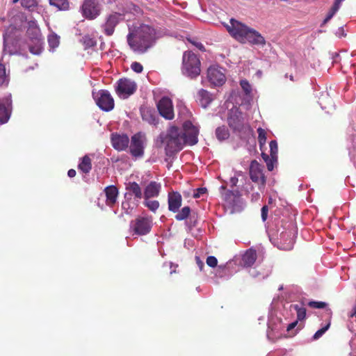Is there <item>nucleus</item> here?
<instances>
[{
    "instance_id": "f257e3e1",
    "label": "nucleus",
    "mask_w": 356,
    "mask_h": 356,
    "mask_svg": "<svg viewBox=\"0 0 356 356\" xmlns=\"http://www.w3.org/2000/svg\"><path fill=\"white\" fill-rule=\"evenodd\" d=\"M127 36L129 47L134 51L143 54L149 49L156 40V31L152 26L142 24L129 29Z\"/></svg>"
},
{
    "instance_id": "f03ea898",
    "label": "nucleus",
    "mask_w": 356,
    "mask_h": 356,
    "mask_svg": "<svg viewBox=\"0 0 356 356\" xmlns=\"http://www.w3.org/2000/svg\"><path fill=\"white\" fill-rule=\"evenodd\" d=\"M163 141L166 144V154L169 156L180 151L186 145L183 131L176 126H172L168 129Z\"/></svg>"
},
{
    "instance_id": "7ed1b4c3",
    "label": "nucleus",
    "mask_w": 356,
    "mask_h": 356,
    "mask_svg": "<svg viewBox=\"0 0 356 356\" xmlns=\"http://www.w3.org/2000/svg\"><path fill=\"white\" fill-rule=\"evenodd\" d=\"M182 74L195 79L200 74L201 61L200 57L192 51H186L182 56Z\"/></svg>"
},
{
    "instance_id": "20e7f679",
    "label": "nucleus",
    "mask_w": 356,
    "mask_h": 356,
    "mask_svg": "<svg viewBox=\"0 0 356 356\" xmlns=\"http://www.w3.org/2000/svg\"><path fill=\"white\" fill-rule=\"evenodd\" d=\"M28 24L26 35L31 42L29 44V51L33 54L38 55L42 50V39L40 30L35 21H30Z\"/></svg>"
},
{
    "instance_id": "39448f33",
    "label": "nucleus",
    "mask_w": 356,
    "mask_h": 356,
    "mask_svg": "<svg viewBox=\"0 0 356 356\" xmlns=\"http://www.w3.org/2000/svg\"><path fill=\"white\" fill-rule=\"evenodd\" d=\"M264 167L257 161H251L249 168V175L250 179L258 184L259 191H264L266 184V177L264 173Z\"/></svg>"
},
{
    "instance_id": "423d86ee",
    "label": "nucleus",
    "mask_w": 356,
    "mask_h": 356,
    "mask_svg": "<svg viewBox=\"0 0 356 356\" xmlns=\"http://www.w3.org/2000/svg\"><path fill=\"white\" fill-rule=\"evenodd\" d=\"M152 217L138 216L130 224V228L137 235H145L148 234L152 229Z\"/></svg>"
},
{
    "instance_id": "0eeeda50",
    "label": "nucleus",
    "mask_w": 356,
    "mask_h": 356,
    "mask_svg": "<svg viewBox=\"0 0 356 356\" xmlns=\"http://www.w3.org/2000/svg\"><path fill=\"white\" fill-rule=\"evenodd\" d=\"M225 26L229 33L240 42L244 40V38L250 29L245 24L233 18L230 19V24H227Z\"/></svg>"
},
{
    "instance_id": "6e6552de",
    "label": "nucleus",
    "mask_w": 356,
    "mask_h": 356,
    "mask_svg": "<svg viewBox=\"0 0 356 356\" xmlns=\"http://www.w3.org/2000/svg\"><path fill=\"white\" fill-rule=\"evenodd\" d=\"M123 19V15L120 13H112L105 17L104 22L102 24L101 29L106 36H111L115 32V27Z\"/></svg>"
},
{
    "instance_id": "1a4fd4ad",
    "label": "nucleus",
    "mask_w": 356,
    "mask_h": 356,
    "mask_svg": "<svg viewBox=\"0 0 356 356\" xmlns=\"http://www.w3.org/2000/svg\"><path fill=\"white\" fill-rule=\"evenodd\" d=\"M137 89V85L135 81L127 79H120L115 87V92L120 97L127 98L133 95Z\"/></svg>"
},
{
    "instance_id": "9d476101",
    "label": "nucleus",
    "mask_w": 356,
    "mask_h": 356,
    "mask_svg": "<svg viewBox=\"0 0 356 356\" xmlns=\"http://www.w3.org/2000/svg\"><path fill=\"white\" fill-rule=\"evenodd\" d=\"M145 136L140 132L136 133L131 138L129 151L134 157H142L144 154Z\"/></svg>"
},
{
    "instance_id": "9b49d317",
    "label": "nucleus",
    "mask_w": 356,
    "mask_h": 356,
    "mask_svg": "<svg viewBox=\"0 0 356 356\" xmlns=\"http://www.w3.org/2000/svg\"><path fill=\"white\" fill-rule=\"evenodd\" d=\"M207 79L211 84L220 86L226 81L225 70L218 65H211L207 70Z\"/></svg>"
},
{
    "instance_id": "f8f14e48",
    "label": "nucleus",
    "mask_w": 356,
    "mask_h": 356,
    "mask_svg": "<svg viewBox=\"0 0 356 356\" xmlns=\"http://www.w3.org/2000/svg\"><path fill=\"white\" fill-rule=\"evenodd\" d=\"M95 99L97 105L104 111H110L114 108V99L108 90H99Z\"/></svg>"
},
{
    "instance_id": "ddd939ff",
    "label": "nucleus",
    "mask_w": 356,
    "mask_h": 356,
    "mask_svg": "<svg viewBox=\"0 0 356 356\" xmlns=\"http://www.w3.org/2000/svg\"><path fill=\"white\" fill-rule=\"evenodd\" d=\"M184 139L186 144L194 145L198 142L199 129L197 127L194 126L193 123L187 120L183 124Z\"/></svg>"
},
{
    "instance_id": "4468645a",
    "label": "nucleus",
    "mask_w": 356,
    "mask_h": 356,
    "mask_svg": "<svg viewBox=\"0 0 356 356\" xmlns=\"http://www.w3.org/2000/svg\"><path fill=\"white\" fill-rule=\"evenodd\" d=\"M82 15L86 19L92 20L100 14V8L95 0H84L81 6Z\"/></svg>"
},
{
    "instance_id": "2eb2a0df",
    "label": "nucleus",
    "mask_w": 356,
    "mask_h": 356,
    "mask_svg": "<svg viewBox=\"0 0 356 356\" xmlns=\"http://www.w3.org/2000/svg\"><path fill=\"white\" fill-rule=\"evenodd\" d=\"M227 122L234 131H241L243 128L244 119L243 113L238 108H233L229 111Z\"/></svg>"
},
{
    "instance_id": "dca6fc26",
    "label": "nucleus",
    "mask_w": 356,
    "mask_h": 356,
    "mask_svg": "<svg viewBox=\"0 0 356 356\" xmlns=\"http://www.w3.org/2000/svg\"><path fill=\"white\" fill-rule=\"evenodd\" d=\"M160 115L166 120H172L175 117L173 105L171 99L167 97H162L157 104Z\"/></svg>"
},
{
    "instance_id": "f3484780",
    "label": "nucleus",
    "mask_w": 356,
    "mask_h": 356,
    "mask_svg": "<svg viewBox=\"0 0 356 356\" xmlns=\"http://www.w3.org/2000/svg\"><path fill=\"white\" fill-rule=\"evenodd\" d=\"M111 143L115 149L122 151L129 147V138L126 134H113Z\"/></svg>"
},
{
    "instance_id": "a211bd4d",
    "label": "nucleus",
    "mask_w": 356,
    "mask_h": 356,
    "mask_svg": "<svg viewBox=\"0 0 356 356\" xmlns=\"http://www.w3.org/2000/svg\"><path fill=\"white\" fill-rule=\"evenodd\" d=\"M249 42L254 45H262L266 44L264 38L256 30L250 29L242 43Z\"/></svg>"
},
{
    "instance_id": "6ab92c4d",
    "label": "nucleus",
    "mask_w": 356,
    "mask_h": 356,
    "mask_svg": "<svg viewBox=\"0 0 356 356\" xmlns=\"http://www.w3.org/2000/svg\"><path fill=\"white\" fill-rule=\"evenodd\" d=\"M168 209L174 213L178 211L181 206L182 197L179 192L172 191L168 195Z\"/></svg>"
},
{
    "instance_id": "aec40b11",
    "label": "nucleus",
    "mask_w": 356,
    "mask_h": 356,
    "mask_svg": "<svg viewBox=\"0 0 356 356\" xmlns=\"http://www.w3.org/2000/svg\"><path fill=\"white\" fill-rule=\"evenodd\" d=\"M104 193L106 197V203L109 207H113L117 202L118 189L113 185L105 188Z\"/></svg>"
},
{
    "instance_id": "412c9836",
    "label": "nucleus",
    "mask_w": 356,
    "mask_h": 356,
    "mask_svg": "<svg viewBox=\"0 0 356 356\" xmlns=\"http://www.w3.org/2000/svg\"><path fill=\"white\" fill-rule=\"evenodd\" d=\"M140 113L142 118L144 121L148 122L150 124L156 125L158 124V118L155 111L147 107L141 108Z\"/></svg>"
},
{
    "instance_id": "4be33fe9",
    "label": "nucleus",
    "mask_w": 356,
    "mask_h": 356,
    "mask_svg": "<svg viewBox=\"0 0 356 356\" xmlns=\"http://www.w3.org/2000/svg\"><path fill=\"white\" fill-rule=\"evenodd\" d=\"M161 190V184L156 181H151L145 188L144 191V198L149 199L157 197Z\"/></svg>"
},
{
    "instance_id": "5701e85b",
    "label": "nucleus",
    "mask_w": 356,
    "mask_h": 356,
    "mask_svg": "<svg viewBox=\"0 0 356 356\" xmlns=\"http://www.w3.org/2000/svg\"><path fill=\"white\" fill-rule=\"evenodd\" d=\"M257 258V252L253 248H250L245 251L242 257L243 264L245 267L252 266Z\"/></svg>"
},
{
    "instance_id": "b1692460",
    "label": "nucleus",
    "mask_w": 356,
    "mask_h": 356,
    "mask_svg": "<svg viewBox=\"0 0 356 356\" xmlns=\"http://www.w3.org/2000/svg\"><path fill=\"white\" fill-rule=\"evenodd\" d=\"M197 99L200 104L204 107H207L213 101L212 95L204 89H200L197 95Z\"/></svg>"
},
{
    "instance_id": "393cba45",
    "label": "nucleus",
    "mask_w": 356,
    "mask_h": 356,
    "mask_svg": "<svg viewBox=\"0 0 356 356\" xmlns=\"http://www.w3.org/2000/svg\"><path fill=\"white\" fill-rule=\"evenodd\" d=\"M126 190L128 191L131 195H134L136 199H141L143 197L141 188L139 184L135 181L129 182L126 186Z\"/></svg>"
},
{
    "instance_id": "a878e982",
    "label": "nucleus",
    "mask_w": 356,
    "mask_h": 356,
    "mask_svg": "<svg viewBox=\"0 0 356 356\" xmlns=\"http://www.w3.org/2000/svg\"><path fill=\"white\" fill-rule=\"evenodd\" d=\"M79 170L85 174H88L92 169V161L88 155H85L78 165Z\"/></svg>"
},
{
    "instance_id": "bb28decb",
    "label": "nucleus",
    "mask_w": 356,
    "mask_h": 356,
    "mask_svg": "<svg viewBox=\"0 0 356 356\" xmlns=\"http://www.w3.org/2000/svg\"><path fill=\"white\" fill-rule=\"evenodd\" d=\"M10 109L0 103V124L6 123L10 117Z\"/></svg>"
},
{
    "instance_id": "cd10ccee",
    "label": "nucleus",
    "mask_w": 356,
    "mask_h": 356,
    "mask_svg": "<svg viewBox=\"0 0 356 356\" xmlns=\"http://www.w3.org/2000/svg\"><path fill=\"white\" fill-rule=\"evenodd\" d=\"M216 136L219 140L222 141L229 137V132L225 126H222L216 129Z\"/></svg>"
},
{
    "instance_id": "c85d7f7f",
    "label": "nucleus",
    "mask_w": 356,
    "mask_h": 356,
    "mask_svg": "<svg viewBox=\"0 0 356 356\" xmlns=\"http://www.w3.org/2000/svg\"><path fill=\"white\" fill-rule=\"evenodd\" d=\"M51 6H55L59 10H67L69 8L68 0H49Z\"/></svg>"
},
{
    "instance_id": "c756f323",
    "label": "nucleus",
    "mask_w": 356,
    "mask_h": 356,
    "mask_svg": "<svg viewBox=\"0 0 356 356\" xmlns=\"http://www.w3.org/2000/svg\"><path fill=\"white\" fill-rule=\"evenodd\" d=\"M190 213L191 208L188 206H186L175 216V219L179 221L186 220L189 217Z\"/></svg>"
},
{
    "instance_id": "7c9ffc66",
    "label": "nucleus",
    "mask_w": 356,
    "mask_h": 356,
    "mask_svg": "<svg viewBox=\"0 0 356 356\" xmlns=\"http://www.w3.org/2000/svg\"><path fill=\"white\" fill-rule=\"evenodd\" d=\"M294 309L297 314V321H303L306 318V309L303 307H300L298 305H293Z\"/></svg>"
},
{
    "instance_id": "2f4dec72",
    "label": "nucleus",
    "mask_w": 356,
    "mask_h": 356,
    "mask_svg": "<svg viewBox=\"0 0 356 356\" xmlns=\"http://www.w3.org/2000/svg\"><path fill=\"white\" fill-rule=\"evenodd\" d=\"M144 205L147 207L150 211L155 212L159 207V202L157 200H149V199H145Z\"/></svg>"
},
{
    "instance_id": "473e14b6",
    "label": "nucleus",
    "mask_w": 356,
    "mask_h": 356,
    "mask_svg": "<svg viewBox=\"0 0 356 356\" xmlns=\"http://www.w3.org/2000/svg\"><path fill=\"white\" fill-rule=\"evenodd\" d=\"M257 133L259 143L260 146H262L266 142V132L264 129L259 127L257 129Z\"/></svg>"
},
{
    "instance_id": "72a5a7b5",
    "label": "nucleus",
    "mask_w": 356,
    "mask_h": 356,
    "mask_svg": "<svg viewBox=\"0 0 356 356\" xmlns=\"http://www.w3.org/2000/svg\"><path fill=\"white\" fill-rule=\"evenodd\" d=\"M7 81V75L5 65L0 62V86Z\"/></svg>"
},
{
    "instance_id": "f704fd0d",
    "label": "nucleus",
    "mask_w": 356,
    "mask_h": 356,
    "mask_svg": "<svg viewBox=\"0 0 356 356\" xmlns=\"http://www.w3.org/2000/svg\"><path fill=\"white\" fill-rule=\"evenodd\" d=\"M269 145L270 156L277 157L278 147L277 142L275 140H271Z\"/></svg>"
},
{
    "instance_id": "c9c22d12",
    "label": "nucleus",
    "mask_w": 356,
    "mask_h": 356,
    "mask_svg": "<svg viewBox=\"0 0 356 356\" xmlns=\"http://www.w3.org/2000/svg\"><path fill=\"white\" fill-rule=\"evenodd\" d=\"M330 326V323L329 322L326 325H325L324 327H323L322 328L316 332V333L313 336V339L314 340L318 339L329 329Z\"/></svg>"
},
{
    "instance_id": "e433bc0d",
    "label": "nucleus",
    "mask_w": 356,
    "mask_h": 356,
    "mask_svg": "<svg viewBox=\"0 0 356 356\" xmlns=\"http://www.w3.org/2000/svg\"><path fill=\"white\" fill-rule=\"evenodd\" d=\"M187 40L201 51H206V49L203 44L201 43L200 42H198L197 40L194 38H187Z\"/></svg>"
},
{
    "instance_id": "4c0bfd02",
    "label": "nucleus",
    "mask_w": 356,
    "mask_h": 356,
    "mask_svg": "<svg viewBox=\"0 0 356 356\" xmlns=\"http://www.w3.org/2000/svg\"><path fill=\"white\" fill-rule=\"evenodd\" d=\"M308 305L312 308L323 309L327 306V303L321 301H310L309 302Z\"/></svg>"
},
{
    "instance_id": "58836bf2",
    "label": "nucleus",
    "mask_w": 356,
    "mask_h": 356,
    "mask_svg": "<svg viewBox=\"0 0 356 356\" xmlns=\"http://www.w3.org/2000/svg\"><path fill=\"white\" fill-rule=\"evenodd\" d=\"M240 85L245 94H250L252 90L250 84L247 80H241Z\"/></svg>"
},
{
    "instance_id": "ea45409f",
    "label": "nucleus",
    "mask_w": 356,
    "mask_h": 356,
    "mask_svg": "<svg viewBox=\"0 0 356 356\" xmlns=\"http://www.w3.org/2000/svg\"><path fill=\"white\" fill-rule=\"evenodd\" d=\"M206 262L207 264L211 268L216 267L218 264V260L214 256H209L207 258Z\"/></svg>"
},
{
    "instance_id": "a19ab883",
    "label": "nucleus",
    "mask_w": 356,
    "mask_h": 356,
    "mask_svg": "<svg viewBox=\"0 0 356 356\" xmlns=\"http://www.w3.org/2000/svg\"><path fill=\"white\" fill-rule=\"evenodd\" d=\"M131 68L133 71H134L136 73H140L143 70V65L138 62L132 63V64L131 65Z\"/></svg>"
},
{
    "instance_id": "79ce46f5",
    "label": "nucleus",
    "mask_w": 356,
    "mask_h": 356,
    "mask_svg": "<svg viewBox=\"0 0 356 356\" xmlns=\"http://www.w3.org/2000/svg\"><path fill=\"white\" fill-rule=\"evenodd\" d=\"M277 157L270 156V159L266 161L267 168L272 171L274 168V163L277 162Z\"/></svg>"
},
{
    "instance_id": "37998d69",
    "label": "nucleus",
    "mask_w": 356,
    "mask_h": 356,
    "mask_svg": "<svg viewBox=\"0 0 356 356\" xmlns=\"http://www.w3.org/2000/svg\"><path fill=\"white\" fill-rule=\"evenodd\" d=\"M122 209L124 211L125 213L129 214L133 209V207L129 201H124L122 203Z\"/></svg>"
},
{
    "instance_id": "c03bdc74",
    "label": "nucleus",
    "mask_w": 356,
    "mask_h": 356,
    "mask_svg": "<svg viewBox=\"0 0 356 356\" xmlns=\"http://www.w3.org/2000/svg\"><path fill=\"white\" fill-rule=\"evenodd\" d=\"M49 45L51 47H57L59 44L58 38L56 35H51L48 39Z\"/></svg>"
},
{
    "instance_id": "a18cd8bd",
    "label": "nucleus",
    "mask_w": 356,
    "mask_h": 356,
    "mask_svg": "<svg viewBox=\"0 0 356 356\" xmlns=\"http://www.w3.org/2000/svg\"><path fill=\"white\" fill-rule=\"evenodd\" d=\"M206 192H207L206 188H198L195 191L193 197L194 198H198L202 195L204 194Z\"/></svg>"
},
{
    "instance_id": "49530a36",
    "label": "nucleus",
    "mask_w": 356,
    "mask_h": 356,
    "mask_svg": "<svg viewBox=\"0 0 356 356\" xmlns=\"http://www.w3.org/2000/svg\"><path fill=\"white\" fill-rule=\"evenodd\" d=\"M336 13H337V11H335L334 10H333L331 8L330 9L329 12L327 13L326 17L325 18V19L323 21V24H326L327 22H329L332 18V17L335 15Z\"/></svg>"
},
{
    "instance_id": "de8ad7c7",
    "label": "nucleus",
    "mask_w": 356,
    "mask_h": 356,
    "mask_svg": "<svg viewBox=\"0 0 356 356\" xmlns=\"http://www.w3.org/2000/svg\"><path fill=\"white\" fill-rule=\"evenodd\" d=\"M197 224V218L195 216V215H192L190 216L189 218V223H188V227L190 229H191L193 227H195Z\"/></svg>"
},
{
    "instance_id": "09e8293b",
    "label": "nucleus",
    "mask_w": 356,
    "mask_h": 356,
    "mask_svg": "<svg viewBox=\"0 0 356 356\" xmlns=\"http://www.w3.org/2000/svg\"><path fill=\"white\" fill-rule=\"evenodd\" d=\"M268 208L266 205L261 208V218L263 221H266L268 217Z\"/></svg>"
},
{
    "instance_id": "8fccbe9b",
    "label": "nucleus",
    "mask_w": 356,
    "mask_h": 356,
    "mask_svg": "<svg viewBox=\"0 0 356 356\" xmlns=\"http://www.w3.org/2000/svg\"><path fill=\"white\" fill-rule=\"evenodd\" d=\"M84 43L88 47H94L96 44L95 41L90 38H84Z\"/></svg>"
},
{
    "instance_id": "3c124183",
    "label": "nucleus",
    "mask_w": 356,
    "mask_h": 356,
    "mask_svg": "<svg viewBox=\"0 0 356 356\" xmlns=\"http://www.w3.org/2000/svg\"><path fill=\"white\" fill-rule=\"evenodd\" d=\"M342 1L343 0H335L333 6L331 8L337 12L341 6Z\"/></svg>"
},
{
    "instance_id": "603ef678",
    "label": "nucleus",
    "mask_w": 356,
    "mask_h": 356,
    "mask_svg": "<svg viewBox=\"0 0 356 356\" xmlns=\"http://www.w3.org/2000/svg\"><path fill=\"white\" fill-rule=\"evenodd\" d=\"M195 261L200 270H202L204 266V262L199 257H195Z\"/></svg>"
},
{
    "instance_id": "864d4df0",
    "label": "nucleus",
    "mask_w": 356,
    "mask_h": 356,
    "mask_svg": "<svg viewBox=\"0 0 356 356\" xmlns=\"http://www.w3.org/2000/svg\"><path fill=\"white\" fill-rule=\"evenodd\" d=\"M297 324H298V321L297 320L296 321L289 324L288 326H287L286 330L288 332L292 330L293 329L295 328V327L297 325Z\"/></svg>"
},
{
    "instance_id": "5fc2aeb1",
    "label": "nucleus",
    "mask_w": 356,
    "mask_h": 356,
    "mask_svg": "<svg viewBox=\"0 0 356 356\" xmlns=\"http://www.w3.org/2000/svg\"><path fill=\"white\" fill-rule=\"evenodd\" d=\"M76 170H74V169H70L68 170V172H67V175L70 177H74L76 176Z\"/></svg>"
},
{
    "instance_id": "6e6d98bb",
    "label": "nucleus",
    "mask_w": 356,
    "mask_h": 356,
    "mask_svg": "<svg viewBox=\"0 0 356 356\" xmlns=\"http://www.w3.org/2000/svg\"><path fill=\"white\" fill-rule=\"evenodd\" d=\"M261 157L265 162L270 159V156H269L267 154L264 152L261 153Z\"/></svg>"
},
{
    "instance_id": "4d7b16f0",
    "label": "nucleus",
    "mask_w": 356,
    "mask_h": 356,
    "mask_svg": "<svg viewBox=\"0 0 356 356\" xmlns=\"http://www.w3.org/2000/svg\"><path fill=\"white\" fill-rule=\"evenodd\" d=\"M354 316H356V304L354 305L352 313L350 314L349 316L353 317Z\"/></svg>"
},
{
    "instance_id": "13d9d810",
    "label": "nucleus",
    "mask_w": 356,
    "mask_h": 356,
    "mask_svg": "<svg viewBox=\"0 0 356 356\" xmlns=\"http://www.w3.org/2000/svg\"><path fill=\"white\" fill-rule=\"evenodd\" d=\"M252 196V200L254 199L255 200H257L260 197V195L258 193H253Z\"/></svg>"
},
{
    "instance_id": "bf43d9fd",
    "label": "nucleus",
    "mask_w": 356,
    "mask_h": 356,
    "mask_svg": "<svg viewBox=\"0 0 356 356\" xmlns=\"http://www.w3.org/2000/svg\"><path fill=\"white\" fill-rule=\"evenodd\" d=\"M237 181V179L236 178H232V181L233 182L234 184H236V181Z\"/></svg>"
},
{
    "instance_id": "052dcab7",
    "label": "nucleus",
    "mask_w": 356,
    "mask_h": 356,
    "mask_svg": "<svg viewBox=\"0 0 356 356\" xmlns=\"http://www.w3.org/2000/svg\"><path fill=\"white\" fill-rule=\"evenodd\" d=\"M289 79H290L291 81H294L293 75H290L289 76Z\"/></svg>"
},
{
    "instance_id": "680f3d73",
    "label": "nucleus",
    "mask_w": 356,
    "mask_h": 356,
    "mask_svg": "<svg viewBox=\"0 0 356 356\" xmlns=\"http://www.w3.org/2000/svg\"><path fill=\"white\" fill-rule=\"evenodd\" d=\"M19 1V0H13V2L14 3H15L18 2Z\"/></svg>"
}]
</instances>
